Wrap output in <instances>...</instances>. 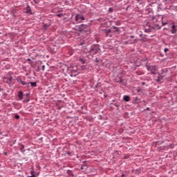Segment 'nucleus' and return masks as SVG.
Listing matches in <instances>:
<instances>
[{
    "label": "nucleus",
    "mask_w": 177,
    "mask_h": 177,
    "mask_svg": "<svg viewBox=\"0 0 177 177\" xmlns=\"http://www.w3.org/2000/svg\"><path fill=\"white\" fill-rule=\"evenodd\" d=\"M115 31H118L116 27H113V28L109 30H104V33L105 34L106 37H109L111 38L114 35Z\"/></svg>",
    "instance_id": "f257e3e1"
},
{
    "label": "nucleus",
    "mask_w": 177,
    "mask_h": 177,
    "mask_svg": "<svg viewBox=\"0 0 177 177\" xmlns=\"http://www.w3.org/2000/svg\"><path fill=\"white\" fill-rule=\"evenodd\" d=\"M100 52V47H99V45L91 46L88 51L90 55H96V53H99Z\"/></svg>",
    "instance_id": "f03ea898"
},
{
    "label": "nucleus",
    "mask_w": 177,
    "mask_h": 177,
    "mask_svg": "<svg viewBox=\"0 0 177 177\" xmlns=\"http://www.w3.org/2000/svg\"><path fill=\"white\" fill-rule=\"evenodd\" d=\"M75 20L77 23H82V20H85V17L82 15H77L75 17Z\"/></svg>",
    "instance_id": "7ed1b4c3"
},
{
    "label": "nucleus",
    "mask_w": 177,
    "mask_h": 177,
    "mask_svg": "<svg viewBox=\"0 0 177 177\" xmlns=\"http://www.w3.org/2000/svg\"><path fill=\"white\" fill-rule=\"evenodd\" d=\"M16 80L17 82L19 84H21V85H28V83L23 81V78L21 77V76H18Z\"/></svg>",
    "instance_id": "20e7f679"
},
{
    "label": "nucleus",
    "mask_w": 177,
    "mask_h": 177,
    "mask_svg": "<svg viewBox=\"0 0 177 177\" xmlns=\"http://www.w3.org/2000/svg\"><path fill=\"white\" fill-rule=\"evenodd\" d=\"M148 71H151V74H156V66H147Z\"/></svg>",
    "instance_id": "39448f33"
},
{
    "label": "nucleus",
    "mask_w": 177,
    "mask_h": 177,
    "mask_svg": "<svg viewBox=\"0 0 177 177\" xmlns=\"http://www.w3.org/2000/svg\"><path fill=\"white\" fill-rule=\"evenodd\" d=\"M12 80H13V77H12L11 76H10V77H5V78L3 79V82H6V83L8 84L9 85H10V84H12Z\"/></svg>",
    "instance_id": "423d86ee"
},
{
    "label": "nucleus",
    "mask_w": 177,
    "mask_h": 177,
    "mask_svg": "<svg viewBox=\"0 0 177 177\" xmlns=\"http://www.w3.org/2000/svg\"><path fill=\"white\" fill-rule=\"evenodd\" d=\"M18 97L19 100H23V91L18 92Z\"/></svg>",
    "instance_id": "0eeeda50"
},
{
    "label": "nucleus",
    "mask_w": 177,
    "mask_h": 177,
    "mask_svg": "<svg viewBox=\"0 0 177 177\" xmlns=\"http://www.w3.org/2000/svg\"><path fill=\"white\" fill-rule=\"evenodd\" d=\"M123 100H124V102H129V100H131V98L129 97V95H124L123 97Z\"/></svg>",
    "instance_id": "6e6552de"
},
{
    "label": "nucleus",
    "mask_w": 177,
    "mask_h": 177,
    "mask_svg": "<svg viewBox=\"0 0 177 177\" xmlns=\"http://www.w3.org/2000/svg\"><path fill=\"white\" fill-rule=\"evenodd\" d=\"M171 28H172V30H171V34H175V33H176V29L175 28V25H173V26H171Z\"/></svg>",
    "instance_id": "1a4fd4ad"
},
{
    "label": "nucleus",
    "mask_w": 177,
    "mask_h": 177,
    "mask_svg": "<svg viewBox=\"0 0 177 177\" xmlns=\"http://www.w3.org/2000/svg\"><path fill=\"white\" fill-rule=\"evenodd\" d=\"M26 13H31V8H30V6H28L26 8Z\"/></svg>",
    "instance_id": "9d476101"
},
{
    "label": "nucleus",
    "mask_w": 177,
    "mask_h": 177,
    "mask_svg": "<svg viewBox=\"0 0 177 177\" xmlns=\"http://www.w3.org/2000/svg\"><path fill=\"white\" fill-rule=\"evenodd\" d=\"M30 84L32 88H35V86H37V82H31Z\"/></svg>",
    "instance_id": "9b49d317"
},
{
    "label": "nucleus",
    "mask_w": 177,
    "mask_h": 177,
    "mask_svg": "<svg viewBox=\"0 0 177 177\" xmlns=\"http://www.w3.org/2000/svg\"><path fill=\"white\" fill-rule=\"evenodd\" d=\"M79 62L82 63V64H85V59L83 58H80Z\"/></svg>",
    "instance_id": "f8f14e48"
},
{
    "label": "nucleus",
    "mask_w": 177,
    "mask_h": 177,
    "mask_svg": "<svg viewBox=\"0 0 177 177\" xmlns=\"http://www.w3.org/2000/svg\"><path fill=\"white\" fill-rule=\"evenodd\" d=\"M57 17H63V14L57 15Z\"/></svg>",
    "instance_id": "ddd939ff"
},
{
    "label": "nucleus",
    "mask_w": 177,
    "mask_h": 177,
    "mask_svg": "<svg viewBox=\"0 0 177 177\" xmlns=\"http://www.w3.org/2000/svg\"><path fill=\"white\" fill-rule=\"evenodd\" d=\"M15 118H16V120H19V118H20V115H15Z\"/></svg>",
    "instance_id": "4468645a"
},
{
    "label": "nucleus",
    "mask_w": 177,
    "mask_h": 177,
    "mask_svg": "<svg viewBox=\"0 0 177 177\" xmlns=\"http://www.w3.org/2000/svg\"><path fill=\"white\" fill-rule=\"evenodd\" d=\"M145 31L146 32H150L151 30H150V29H145Z\"/></svg>",
    "instance_id": "2eb2a0df"
},
{
    "label": "nucleus",
    "mask_w": 177,
    "mask_h": 177,
    "mask_svg": "<svg viewBox=\"0 0 177 177\" xmlns=\"http://www.w3.org/2000/svg\"><path fill=\"white\" fill-rule=\"evenodd\" d=\"M164 52H165V53H167L168 52V48H165L164 49Z\"/></svg>",
    "instance_id": "dca6fc26"
},
{
    "label": "nucleus",
    "mask_w": 177,
    "mask_h": 177,
    "mask_svg": "<svg viewBox=\"0 0 177 177\" xmlns=\"http://www.w3.org/2000/svg\"><path fill=\"white\" fill-rule=\"evenodd\" d=\"M41 70L44 71H45V65H43L42 66H41Z\"/></svg>",
    "instance_id": "f3484780"
},
{
    "label": "nucleus",
    "mask_w": 177,
    "mask_h": 177,
    "mask_svg": "<svg viewBox=\"0 0 177 177\" xmlns=\"http://www.w3.org/2000/svg\"><path fill=\"white\" fill-rule=\"evenodd\" d=\"M29 177H35V174H32V175L30 176Z\"/></svg>",
    "instance_id": "a211bd4d"
},
{
    "label": "nucleus",
    "mask_w": 177,
    "mask_h": 177,
    "mask_svg": "<svg viewBox=\"0 0 177 177\" xmlns=\"http://www.w3.org/2000/svg\"><path fill=\"white\" fill-rule=\"evenodd\" d=\"M162 26H167V22H165V23H162Z\"/></svg>",
    "instance_id": "6ab92c4d"
},
{
    "label": "nucleus",
    "mask_w": 177,
    "mask_h": 177,
    "mask_svg": "<svg viewBox=\"0 0 177 177\" xmlns=\"http://www.w3.org/2000/svg\"><path fill=\"white\" fill-rule=\"evenodd\" d=\"M30 174H31V175H34V171H32L30 172Z\"/></svg>",
    "instance_id": "aec40b11"
},
{
    "label": "nucleus",
    "mask_w": 177,
    "mask_h": 177,
    "mask_svg": "<svg viewBox=\"0 0 177 177\" xmlns=\"http://www.w3.org/2000/svg\"><path fill=\"white\" fill-rule=\"evenodd\" d=\"M138 39H135L134 42H138Z\"/></svg>",
    "instance_id": "412c9836"
},
{
    "label": "nucleus",
    "mask_w": 177,
    "mask_h": 177,
    "mask_svg": "<svg viewBox=\"0 0 177 177\" xmlns=\"http://www.w3.org/2000/svg\"><path fill=\"white\" fill-rule=\"evenodd\" d=\"M47 27H48V26H47V25L44 26V28H46Z\"/></svg>",
    "instance_id": "4be33fe9"
},
{
    "label": "nucleus",
    "mask_w": 177,
    "mask_h": 177,
    "mask_svg": "<svg viewBox=\"0 0 177 177\" xmlns=\"http://www.w3.org/2000/svg\"><path fill=\"white\" fill-rule=\"evenodd\" d=\"M140 37H143V35H142V34H140Z\"/></svg>",
    "instance_id": "5701e85b"
},
{
    "label": "nucleus",
    "mask_w": 177,
    "mask_h": 177,
    "mask_svg": "<svg viewBox=\"0 0 177 177\" xmlns=\"http://www.w3.org/2000/svg\"><path fill=\"white\" fill-rule=\"evenodd\" d=\"M135 37L133 35H131V38H134Z\"/></svg>",
    "instance_id": "b1692460"
},
{
    "label": "nucleus",
    "mask_w": 177,
    "mask_h": 177,
    "mask_svg": "<svg viewBox=\"0 0 177 177\" xmlns=\"http://www.w3.org/2000/svg\"><path fill=\"white\" fill-rule=\"evenodd\" d=\"M26 96H30V94L27 93V94H26Z\"/></svg>",
    "instance_id": "393cba45"
},
{
    "label": "nucleus",
    "mask_w": 177,
    "mask_h": 177,
    "mask_svg": "<svg viewBox=\"0 0 177 177\" xmlns=\"http://www.w3.org/2000/svg\"><path fill=\"white\" fill-rule=\"evenodd\" d=\"M165 2H167V1H168V0H163Z\"/></svg>",
    "instance_id": "a878e982"
},
{
    "label": "nucleus",
    "mask_w": 177,
    "mask_h": 177,
    "mask_svg": "<svg viewBox=\"0 0 177 177\" xmlns=\"http://www.w3.org/2000/svg\"><path fill=\"white\" fill-rule=\"evenodd\" d=\"M124 176H124V174H122V177H124Z\"/></svg>",
    "instance_id": "bb28decb"
},
{
    "label": "nucleus",
    "mask_w": 177,
    "mask_h": 177,
    "mask_svg": "<svg viewBox=\"0 0 177 177\" xmlns=\"http://www.w3.org/2000/svg\"><path fill=\"white\" fill-rule=\"evenodd\" d=\"M22 149H24V146H22Z\"/></svg>",
    "instance_id": "cd10ccee"
}]
</instances>
